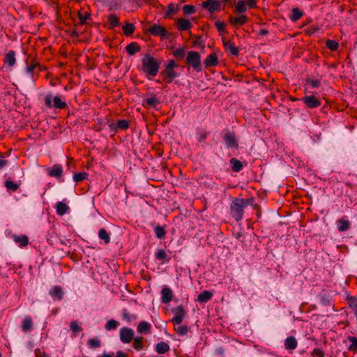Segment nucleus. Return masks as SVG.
<instances>
[{
	"instance_id": "1",
	"label": "nucleus",
	"mask_w": 357,
	"mask_h": 357,
	"mask_svg": "<svg viewBox=\"0 0 357 357\" xmlns=\"http://www.w3.org/2000/svg\"><path fill=\"white\" fill-rule=\"evenodd\" d=\"M249 205H254V199L234 198L230 204V214L237 222L243 218L244 209Z\"/></svg>"
},
{
	"instance_id": "2",
	"label": "nucleus",
	"mask_w": 357,
	"mask_h": 357,
	"mask_svg": "<svg viewBox=\"0 0 357 357\" xmlns=\"http://www.w3.org/2000/svg\"><path fill=\"white\" fill-rule=\"evenodd\" d=\"M142 70L152 77H155L160 68V62L149 54L144 55L142 59Z\"/></svg>"
},
{
	"instance_id": "3",
	"label": "nucleus",
	"mask_w": 357,
	"mask_h": 357,
	"mask_svg": "<svg viewBox=\"0 0 357 357\" xmlns=\"http://www.w3.org/2000/svg\"><path fill=\"white\" fill-rule=\"evenodd\" d=\"M186 63L196 72H201L202 70L201 56L197 52L189 51L186 56Z\"/></svg>"
},
{
	"instance_id": "4",
	"label": "nucleus",
	"mask_w": 357,
	"mask_h": 357,
	"mask_svg": "<svg viewBox=\"0 0 357 357\" xmlns=\"http://www.w3.org/2000/svg\"><path fill=\"white\" fill-rule=\"evenodd\" d=\"M225 147L227 149H238V139L234 131L223 130L221 133Z\"/></svg>"
},
{
	"instance_id": "5",
	"label": "nucleus",
	"mask_w": 357,
	"mask_h": 357,
	"mask_svg": "<svg viewBox=\"0 0 357 357\" xmlns=\"http://www.w3.org/2000/svg\"><path fill=\"white\" fill-rule=\"evenodd\" d=\"M45 104L47 107L56 109H66L68 105L65 101H63L59 96H53L52 94H47L45 97Z\"/></svg>"
},
{
	"instance_id": "6",
	"label": "nucleus",
	"mask_w": 357,
	"mask_h": 357,
	"mask_svg": "<svg viewBox=\"0 0 357 357\" xmlns=\"http://www.w3.org/2000/svg\"><path fill=\"white\" fill-rule=\"evenodd\" d=\"M306 107L314 109L319 107L321 104V100L314 95L305 96L300 99Z\"/></svg>"
},
{
	"instance_id": "7",
	"label": "nucleus",
	"mask_w": 357,
	"mask_h": 357,
	"mask_svg": "<svg viewBox=\"0 0 357 357\" xmlns=\"http://www.w3.org/2000/svg\"><path fill=\"white\" fill-rule=\"evenodd\" d=\"M149 32L153 36H160L162 38L167 37V30L159 24H154L150 26Z\"/></svg>"
},
{
	"instance_id": "8",
	"label": "nucleus",
	"mask_w": 357,
	"mask_h": 357,
	"mask_svg": "<svg viewBox=\"0 0 357 357\" xmlns=\"http://www.w3.org/2000/svg\"><path fill=\"white\" fill-rule=\"evenodd\" d=\"M222 4L219 0H206L202 3V7L210 13L222 10Z\"/></svg>"
},
{
	"instance_id": "9",
	"label": "nucleus",
	"mask_w": 357,
	"mask_h": 357,
	"mask_svg": "<svg viewBox=\"0 0 357 357\" xmlns=\"http://www.w3.org/2000/svg\"><path fill=\"white\" fill-rule=\"evenodd\" d=\"M134 335L135 332L132 328L123 327L120 330V340L124 344L130 343L134 339Z\"/></svg>"
},
{
	"instance_id": "10",
	"label": "nucleus",
	"mask_w": 357,
	"mask_h": 357,
	"mask_svg": "<svg viewBox=\"0 0 357 357\" xmlns=\"http://www.w3.org/2000/svg\"><path fill=\"white\" fill-rule=\"evenodd\" d=\"M222 43L226 52L229 53L233 56H238L239 54V50L235 45L234 43L231 40H227L225 38H222Z\"/></svg>"
},
{
	"instance_id": "11",
	"label": "nucleus",
	"mask_w": 357,
	"mask_h": 357,
	"mask_svg": "<svg viewBox=\"0 0 357 357\" xmlns=\"http://www.w3.org/2000/svg\"><path fill=\"white\" fill-rule=\"evenodd\" d=\"M174 317L172 319V322L176 326L179 325L182 323L185 312L183 306L179 305L175 310H173Z\"/></svg>"
},
{
	"instance_id": "12",
	"label": "nucleus",
	"mask_w": 357,
	"mask_h": 357,
	"mask_svg": "<svg viewBox=\"0 0 357 357\" xmlns=\"http://www.w3.org/2000/svg\"><path fill=\"white\" fill-rule=\"evenodd\" d=\"M174 69V68H169V67L165 66V69L161 72V75L166 82L171 83L175 78L179 76V74Z\"/></svg>"
},
{
	"instance_id": "13",
	"label": "nucleus",
	"mask_w": 357,
	"mask_h": 357,
	"mask_svg": "<svg viewBox=\"0 0 357 357\" xmlns=\"http://www.w3.org/2000/svg\"><path fill=\"white\" fill-rule=\"evenodd\" d=\"M176 23L177 29L180 31H188L192 27L190 21L185 18H178Z\"/></svg>"
},
{
	"instance_id": "14",
	"label": "nucleus",
	"mask_w": 357,
	"mask_h": 357,
	"mask_svg": "<svg viewBox=\"0 0 357 357\" xmlns=\"http://www.w3.org/2000/svg\"><path fill=\"white\" fill-rule=\"evenodd\" d=\"M10 238L21 248L25 247L29 244V238L26 235L18 236L17 234H12Z\"/></svg>"
},
{
	"instance_id": "15",
	"label": "nucleus",
	"mask_w": 357,
	"mask_h": 357,
	"mask_svg": "<svg viewBox=\"0 0 357 357\" xmlns=\"http://www.w3.org/2000/svg\"><path fill=\"white\" fill-rule=\"evenodd\" d=\"M229 21L231 25L239 26L245 24L248 22V17L245 15H241L237 17L230 16Z\"/></svg>"
},
{
	"instance_id": "16",
	"label": "nucleus",
	"mask_w": 357,
	"mask_h": 357,
	"mask_svg": "<svg viewBox=\"0 0 357 357\" xmlns=\"http://www.w3.org/2000/svg\"><path fill=\"white\" fill-rule=\"evenodd\" d=\"M161 295L162 303L165 304L169 303L172 300V291L169 287H164L161 291Z\"/></svg>"
},
{
	"instance_id": "17",
	"label": "nucleus",
	"mask_w": 357,
	"mask_h": 357,
	"mask_svg": "<svg viewBox=\"0 0 357 357\" xmlns=\"http://www.w3.org/2000/svg\"><path fill=\"white\" fill-rule=\"evenodd\" d=\"M63 168L59 164H56L48 170V174L52 177L59 178L62 176Z\"/></svg>"
},
{
	"instance_id": "18",
	"label": "nucleus",
	"mask_w": 357,
	"mask_h": 357,
	"mask_svg": "<svg viewBox=\"0 0 357 357\" xmlns=\"http://www.w3.org/2000/svg\"><path fill=\"white\" fill-rule=\"evenodd\" d=\"M3 61L5 64H7L10 67L14 66L16 63L15 52L13 50H10L5 55Z\"/></svg>"
},
{
	"instance_id": "19",
	"label": "nucleus",
	"mask_w": 357,
	"mask_h": 357,
	"mask_svg": "<svg viewBox=\"0 0 357 357\" xmlns=\"http://www.w3.org/2000/svg\"><path fill=\"white\" fill-rule=\"evenodd\" d=\"M284 345L287 350L292 351L297 347L298 342L295 337L289 336L285 339Z\"/></svg>"
},
{
	"instance_id": "20",
	"label": "nucleus",
	"mask_w": 357,
	"mask_h": 357,
	"mask_svg": "<svg viewBox=\"0 0 357 357\" xmlns=\"http://www.w3.org/2000/svg\"><path fill=\"white\" fill-rule=\"evenodd\" d=\"M151 331V325L146 321H142L137 326V332L141 334H149Z\"/></svg>"
},
{
	"instance_id": "21",
	"label": "nucleus",
	"mask_w": 357,
	"mask_h": 357,
	"mask_svg": "<svg viewBox=\"0 0 357 357\" xmlns=\"http://www.w3.org/2000/svg\"><path fill=\"white\" fill-rule=\"evenodd\" d=\"M160 100L155 94H153L144 100V105L146 107H155L160 104Z\"/></svg>"
},
{
	"instance_id": "22",
	"label": "nucleus",
	"mask_w": 357,
	"mask_h": 357,
	"mask_svg": "<svg viewBox=\"0 0 357 357\" xmlns=\"http://www.w3.org/2000/svg\"><path fill=\"white\" fill-rule=\"evenodd\" d=\"M50 295L54 299L61 301L63 296L62 289L59 286H54L50 290Z\"/></svg>"
},
{
	"instance_id": "23",
	"label": "nucleus",
	"mask_w": 357,
	"mask_h": 357,
	"mask_svg": "<svg viewBox=\"0 0 357 357\" xmlns=\"http://www.w3.org/2000/svg\"><path fill=\"white\" fill-rule=\"evenodd\" d=\"M218 63V56L215 53L210 54L204 60V65L206 68L216 66Z\"/></svg>"
},
{
	"instance_id": "24",
	"label": "nucleus",
	"mask_w": 357,
	"mask_h": 357,
	"mask_svg": "<svg viewBox=\"0 0 357 357\" xmlns=\"http://www.w3.org/2000/svg\"><path fill=\"white\" fill-rule=\"evenodd\" d=\"M155 257L159 261H162V264L169 262L170 258L168 257L167 252L164 249H160L155 252Z\"/></svg>"
},
{
	"instance_id": "25",
	"label": "nucleus",
	"mask_w": 357,
	"mask_h": 357,
	"mask_svg": "<svg viewBox=\"0 0 357 357\" xmlns=\"http://www.w3.org/2000/svg\"><path fill=\"white\" fill-rule=\"evenodd\" d=\"M140 46L136 42L128 44L126 47L127 53L130 55L135 54L140 51Z\"/></svg>"
},
{
	"instance_id": "26",
	"label": "nucleus",
	"mask_w": 357,
	"mask_h": 357,
	"mask_svg": "<svg viewBox=\"0 0 357 357\" xmlns=\"http://www.w3.org/2000/svg\"><path fill=\"white\" fill-rule=\"evenodd\" d=\"M347 301L349 305V307L351 308L357 317V297L356 296H348L347 298Z\"/></svg>"
},
{
	"instance_id": "27",
	"label": "nucleus",
	"mask_w": 357,
	"mask_h": 357,
	"mask_svg": "<svg viewBox=\"0 0 357 357\" xmlns=\"http://www.w3.org/2000/svg\"><path fill=\"white\" fill-rule=\"evenodd\" d=\"M229 163L231 165V170L234 172H239L243 167V163L235 158H231Z\"/></svg>"
},
{
	"instance_id": "28",
	"label": "nucleus",
	"mask_w": 357,
	"mask_h": 357,
	"mask_svg": "<svg viewBox=\"0 0 357 357\" xmlns=\"http://www.w3.org/2000/svg\"><path fill=\"white\" fill-rule=\"evenodd\" d=\"M68 210H69V207L64 202H58L56 203V213L59 215H65L68 212Z\"/></svg>"
},
{
	"instance_id": "29",
	"label": "nucleus",
	"mask_w": 357,
	"mask_h": 357,
	"mask_svg": "<svg viewBox=\"0 0 357 357\" xmlns=\"http://www.w3.org/2000/svg\"><path fill=\"white\" fill-rule=\"evenodd\" d=\"M170 347L169 344L165 342H158L155 345V351L158 354H163L169 351Z\"/></svg>"
},
{
	"instance_id": "30",
	"label": "nucleus",
	"mask_w": 357,
	"mask_h": 357,
	"mask_svg": "<svg viewBox=\"0 0 357 357\" xmlns=\"http://www.w3.org/2000/svg\"><path fill=\"white\" fill-rule=\"evenodd\" d=\"M213 294L209 291H204L198 295L197 301L200 303H206L211 299Z\"/></svg>"
},
{
	"instance_id": "31",
	"label": "nucleus",
	"mask_w": 357,
	"mask_h": 357,
	"mask_svg": "<svg viewBox=\"0 0 357 357\" xmlns=\"http://www.w3.org/2000/svg\"><path fill=\"white\" fill-rule=\"evenodd\" d=\"M351 223L349 220L344 219H340L337 221V229L339 231H345L350 227Z\"/></svg>"
},
{
	"instance_id": "32",
	"label": "nucleus",
	"mask_w": 357,
	"mask_h": 357,
	"mask_svg": "<svg viewBox=\"0 0 357 357\" xmlns=\"http://www.w3.org/2000/svg\"><path fill=\"white\" fill-rule=\"evenodd\" d=\"M107 20L109 23V29H114L120 25L119 19L114 14H109L107 17Z\"/></svg>"
},
{
	"instance_id": "33",
	"label": "nucleus",
	"mask_w": 357,
	"mask_h": 357,
	"mask_svg": "<svg viewBox=\"0 0 357 357\" xmlns=\"http://www.w3.org/2000/svg\"><path fill=\"white\" fill-rule=\"evenodd\" d=\"M178 10V6H175L174 3H169L167 6V9L165 13V18H171L172 16L177 13Z\"/></svg>"
},
{
	"instance_id": "34",
	"label": "nucleus",
	"mask_w": 357,
	"mask_h": 357,
	"mask_svg": "<svg viewBox=\"0 0 357 357\" xmlns=\"http://www.w3.org/2000/svg\"><path fill=\"white\" fill-rule=\"evenodd\" d=\"M303 13L298 8H294L291 10L289 18L292 22H296L303 16Z\"/></svg>"
},
{
	"instance_id": "35",
	"label": "nucleus",
	"mask_w": 357,
	"mask_h": 357,
	"mask_svg": "<svg viewBox=\"0 0 357 357\" xmlns=\"http://www.w3.org/2000/svg\"><path fill=\"white\" fill-rule=\"evenodd\" d=\"M33 327V321L31 318L26 317L22 321V329L24 332L30 331Z\"/></svg>"
},
{
	"instance_id": "36",
	"label": "nucleus",
	"mask_w": 357,
	"mask_h": 357,
	"mask_svg": "<svg viewBox=\"0 0 357 357\" xmlns=\"http://www.w3.org/2000/svg\"><path fill=\"white\" fill-rule=\"evenodd\" d=\"M144 338L143 337H136L133 339V344L132 347L133 348L137 351H140L144 347Z\"/></svg>"
},
{
	"instance_id": "37",
	"label": "nucleus",
	"mask_w": 357,
	"mask_h": 357,
	"mask_svg": "<svg viewBox=\"0 0 357 357\" xmlns=\"http://www.w3.org/2000/svg\"><path fill=\"white\" fill-rule=\"evenodd\" d=\"M155 236L159 239H164L166 236V231L164 227L158 225L154 228Z\"/></svg>"
},
{
	"instance_id": "38",
	"label": "nucleus",
	"mask_w": 357,
	"mask_h": 357,
	"mask_svg": "<svg viewBox=\"0 0 357 357\" xmlns=\"http://www.w3.org/2000/svg\"><path fill=\"white\" fill-rule=\"evenodd\" d=\"M172 55L178 60H182L185 56V47H178L172 52Z\"/></svg>"
},
{
	"instance_id": "39",
	"label": "nucleus",
	"mask_w": 357,
	"mask_h": 357,
	"mask_svg": "<svg viewBox=\"0 0 357 357\" xmlns=\"http://www.w3.org/2000/svg\"><path fill=\"white\" fill-rule=\"evenodd\" d=\"M87 345L90 349H97L101 347V342L98 337L88 340Z\"/></svg>"
},
{
	"instance_id": "40",
	"label": "nucleus",
	"mask_w": 357,
	"mask_h": 357,
	"mask_svg": "<svg viewBox=\"0 0 357 357\" xmlns=\"http://www.w3.org/2000/svg\"><path fill=\"white\" fill-rule=\"evenodd\" d=\"M122 29L126 36H130L134 33L135 26L134 24L128 23L123 25Z\"/></svg>"
},
{
	"instance_id": "41",
	"label": "nucleus",
	"mask_w": 357,
	"mask_h": 357,
	"mask_svg": "<svg viewBox=\"0 0 357 357\" xmlns=\"http://www.w3.org/2000/svg\"><path fill=\"white\" fill-rule=\"evenodd\" d=\"M98 237L100 239L104 241L105 243L110 242V236L108 232L105 229H100L98 231Z\"/></svg>"
},
{
	"instance_id": "42",
	"label": "nucleus",
	"mask_w": 357,
	"mask_h": 357,
	"mask_svg": "<svg viewBox=\"0 0 357 357\" xmlns=\"http://www.w3.org/2000/svg\"><path fill=\"white\" fill-rule=\"evenodd\" d=\"M88 176H89V174L85 172L75 173L73 175V181L75 183H79V182H81V181L86 179Z\"/></svg>"
},
{
	"instance_id": "43",
	"label": "nucleus",
	"mask_w": 357,
	"mask_h": 357,
	"mask_svg": "<svg viewBox=\"0 0 357 357\" xmlns=\"http://www.w3.org/2000/svg\"><path fill=\"white\" fill-rule=\"evenodd\" d=\"M119 326V321L114 319H110L105 324V328L107 331H112L116 329Z\"/></svg>"
},
{
	"instance_id": "44",
	"label": "nucleus",
	"mask_w": 357,
	"mask_h": 357,
	"mask_svg": "<svg viewBox=\"0 0 357 357\" xmlns=\"http://www.w3.org/2000/svg\"><path fill=\"white\" fill-rule=\"evenodd\" d=\"M247 10V5L245 0L239 1L236 5V12L238 13H242Z\"/></svg>"
},
{
	"instance_id": "45",
	"label": "nucleus",
	"mask_w": 357,
	"mask_h": 357,
	"mask_svg": "<svg viewBox=\"0 0 357 357\" xmlns=\"http://www.w3.org/2000/svg\"><path fill=\"white\" fill-rule=\"evenodd\" d=\"M348 340L351 343L349 347V350L351 351H357V337L354 336H349Z\"/></svg>"
},
{
	"instance_id": "46",
	"label": "nucleus",
	"mask_w": 357,
	"mask_h": 357,
	"mask_svg": "<svg viewBox=\"0 0 357 357\" xmlns=\"http://www.w3.org/2000/svg\"><path fill=\"white\" fill-rule=\"evenodd\" d=\"M130 123L129 121L126 119H119L117 121L116 126L118 129L124 130L129 128Z\"/></svg>"
},
{
	"instance_id": "47",
	"label": "nucleus",
	"mask_w": 357,
	"mask_h": 357,
	"mask_svg": "<svg viewBox=\"0 0 357 357\" xmlns=\"http://www.w3.org/2000/svg\"><path fill=\"white\" fill-rule=\"evenodd\" d=\"M175 331H176L177 334L181 336L187 335L189 328L186 325L180 326L177 328H175Z\"/></svg>"
},
{
	"instance_id": "48",
	"label": "nucleus",
	"mask_w": 357,
	"mask_h": 357,
	"mask_svg": "<svg viewBox=\"0 0 357 357\" xmlns=\"http://www.w3.org/2000/svg\"><path fill=\"white\" fill-rule=\"evenodd\" d=\"M182 10L185 15H192L196 12L195 6L190 4L185 5Z\"/></svg>"
},
{
	"instance_id": "49",
	"label": "nucleus",
	"mask_w": 357,
	"mask_h": 357,
	"mask_svg": "<svg viewBox=\"0 0 357 357\" xmlns=\"http://www.w3.org/2000/svg\"><path fill=\"white\" fill-rule=\"evenodd\" d=\"M77 16L79 20L80 24L84 25L86 23V20L90 18L91 14L89 13L82 14V13L79 12Z\"/></svg>"
},
{
	"instance_id": "50",
	"label": "nucleus",
	"mask_w": 357,
	"mask_h": 357,
	"mask_svg": "<svg viewBox=\"0 0 357 357\" xmlns=\"http://www.w3.org/2000/svg\"><path fill=\"white\" fill-rule=\"evenodd\" d=\"M326 47L327 48H328L330 50H332V51H335L338 49L339 47V44L337 42H336L335 40H328L326 41Z\"/></svg>"
},
{
	"instance_id": "51",
	"label": "nucleus",
	"mask_w": 357,
	"mask_h": 357,
	"mask_svg": "<svg viewBox=\"0 0 357 357\" xmlns=\"http://www.w3.org/2000/svg\"><path fill=\"white\" fill-rule=\"evenodd\" d=\"M5 185L8 190H11L12 191H16L19 188V185L13 181H7Z\"/></svg>"
},
{
	"instance_id": "52",
	"label": "nucleus",
	"mask_w": 357,
	"mask_h": 357,
	"mask_svg": "<svg viewBox=\"0 0 357 357\" xmlns=\"http://www.w3.org/2000/svg\"><path fill=\"white\" fill-rule=\"evenodd\" d=\"M70 330L74 333L82 331V328L78 324L77 321H73L70 324Z\"/></svg>"
},
{
	"instance_id": "53",
	"label": "nucleus",
	"mask_w": 357,
	"mask_h": 357,
	"mask_svg": "<svg viewBox=\"0 0 357 357\" xmlns=\"http://www.w3.org/2000/svg\"><path fill=\"white\" fill-rule=\"evenodd\" d=\"M307 84H310L312 87V89H317L320 86V81L318 79H312L310 78L307 79L306 80Z\"/></svg>"
},
{
	"instance_id": "54",
	"label": "nucleus",
	"mask_w": 357,
	"mask_h": 357,
	"mask_svg": "<svg viewBox=\"0 0 357 357\" xmlns=\"http://www.w3.org/2000/svg\"><path fill=\"white\" fill-rule=\"evenodd\" d=\"M312 357H324V352L319 348H315L313 349L312 353Z\"/></svg>"
},
{
	"instance_id": "55",
	"label": "nucleus",
	"mask_w": 357,
	"mask_h": 357,
	"mask_svg": "<svg viewBox=\"0 0 357 357\" xmlns=\"http://www.w3.org/2000/svg\"><path fill=\"white\" fill-rule=\"evenodd\" d=\"M194 45L197 47H204L205 44L203 40L200 36H195V40L194 42Z\"/></svg>"
},
{
	"instance_id": "56",
	"label": "nucleus",
	"mask_w": 357,
	"mask_h": 357,
	"mask_svg": "<svg viewBox=\"0 0 357 357\" xmlns=\"http://www.w3.org/2000/svg\"><path fill=\"white\" fill-rule=\"evenodd\" d=\"M215 26L220 32L224 31L225 28V23L220 21H217L215 23Z\"/></svg>"
},
{
	"instance_id": "57",
	"label": "nucleus",
	"mask_w": 357,
	"mask_h": 357,
	"mask_svg": "<svg viewBox=\"0 0 357 357\" xmlns=\"http://www.w3.org/2000/svg\"><path fill=\"white\" fill-rule=\"evenodd\" d=\"M38 66V64L35 63H32L31 64L30 66H28L26 67V72L27 73L31 75L34 70V69Z\"/></svg>"
},
{
	"instance_id": "58",
	"label": "nucleus",
	"mask_w": 357,
	"mask_h": 357,
	"mask_svg": "<svg viewBox=\"0 0 357 357\" xmlns=\"http://www.w3.org/2000/svg\"><path fill=\"white\" fill-rule=\"evenodd\" d=\"M123 319L130 321L132 319V315L126 310H123L122 313Z\"/></svg>"
},
{
	"instance_id": "59",
	"label": "nucleus",
	"mask_w": 357,
	"mask_h": 357,
	"mask_svg": "<svg viewBox=\"0 0 357 357\" xmlns=\"http://www.w3.org/2000/svg\"><path fill=\"white\" fill-rule=\"evenodd\" d=\"M219 2L222 3V10L225 9V7L227 4H228L229 6H231L233 5V2L231 1V0H219Z\"/></svg>"
},
{
	"instance_id": "60",
	"label": "nucleus",
	"mask_w": 357,
	"mask_h": 357,
	"mask_svg": "<svg viewBox=\"0 0 357 357\" xmlns=\"http://www.w3.org/2000/svg\"><path fill=\"white\" fill-rule=\"evenodd\" d=\"M245 3L249 8H252L256 6L257 0H245Z\"/></svg>"
},
{
	"instance_id": "61",
	"label": "nucleus",
	"mask_w": 357,
	"mask_h": 357,
	"mask_svg": "<svg viewBox=\"0 0 357 357\" xmlns=\"http://www.w3.org/2000/svg\"><path fill=\"white\" fill-rule=\"evenodd\" d=\"M207 135V132H206L199 133L197 136L198 141L200 142H204L206 139Z\"/></svg>"
},
{
	"instance_id": "62",
	"label": "nucleus",
	"mask_w": 357,
	"mask_h": 357,
	"mask_svg": "<svg viewBox=\"0 0 357 357\" xmlns=\"http://www.w3.org/2000/svg\"><path fill=\"white\" fill-rule=\"evenodd\" d=\"M35 356L36 357H47V355L44 351H41L40 349L35 350Z\"/></svg>"
},
{
	"instance_id": "63",
	"label": "nucleus",
	"mask_w": 357,
	"mask_h": 357,
	"mask_svg": "<svg viewBox=\"0 0 357 357\" xmlns=\"http://www.w3.org/2000/svg\"><path fill=\"white\" fill-rule=\"evenodd\" d=\"M166 67H169V68H176L178 65L176 64V61L173 59H171L169 61L168 63L165 66Z\"/></svg>"
},
{
	"instance_id": "64",
	"label": "nucleus",
	"mask_w": 357,
	"mask_h": 357,
	"mask_svg": "<svg viewBox=\"0 0 357 357\" xmlns=\"http://www.w3.org/2000/svg\"><path fill=\"white\" fill-rule=\"evenodd\" d=\"M115 357H128V356L122 351H118Z\"/></svg>"
}]
</instances>
